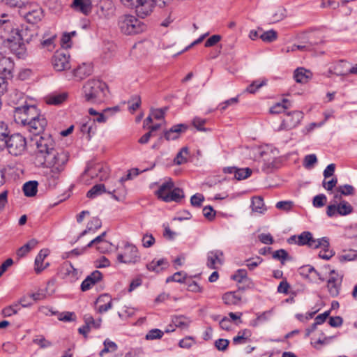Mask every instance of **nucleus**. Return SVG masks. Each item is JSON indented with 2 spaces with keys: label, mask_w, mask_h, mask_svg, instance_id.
<instances>
[{
  "label": "nucleus",
  "mask_w": 357,
  "mask_h": 357,
  "mask_svg": "<svg viewBox=\"0 0 357 357\" xmlns=\"http://www.w3.org/2000/svg\"><path fill=\"white\" fill-rule=\"evenodd\" d=\"M183 275H184L183 272H181V271L176 272L173 275L168 277L166 280V282H177L182 283L184 282V279L185 278V276Z\"/></svg>",
  "instance_id": "obj_55"
},
{
  "label": "nucleus",
  "mask_w": 357,
  "mask_h": 357,
  "mask_svg": "<svg viewBox=\"0 0 357 357\" xmlns=\"http://www.w3.org/2000/svg\"><path fill=\"white\" fill-rule=\"evenodd\" d=\"M336 191L337 192L341 193L344 196L351 195L354 193V188L351 185L345 184L343 185H340L336 188Z\"/></svg>",
  "instance_id": "obj_49"
},
{
  "label": "nucleus",
  "mask_w": 357,
  "mask_h": 357,
  "mask_svg": "<svg viewBox=\"0 0 357 357\" xmlns=\"http://www.w3.org/2000/svg\"><path fill=\"white\" fill-rule=\"evenodd\" d=\"M187 319L188 318L184 316H178L172 319V323L176 327L187 328L190 323V320L186 321Z\"/></svg>",
  "instance_id": "obj_40"
},
{
  "label": "nucleus",
  "mask_w": 357,
  "mask_h": 357,
  "mask_svg": "<svg viewBox=\"0 0 357 357\" xmlns=\"http://www.w3.org/2000/svg\"><path fill=\"white\" fill-rule=\"evenodd\" d=\"M36 158L40 164L50 168L47 172L46 182L49 188H54L57 185L61 173L64 170L68 161V153L64 151L58 152L55 149V142L50 135L40 137L36 142Z\"/></svg>",
  "instance_id": "obj_1"
},
{
  "label": "nucleus",
  "mask_w": 357,
  "mask_h": 357,
  "mask_svg": "<svg viewBox=\"0 0 357 357\" xmlns=\"http://www.w3.org/2000/svg\"><path fill=\"white\" fill-rule=\"evenodd\" d=\"M252 210L259 213H263L266 211L264 200L261 197H254L252 199Z\"/></svg>",
  "instance_id": "obj_33"
},
{
  "label": "nucleus",
  "mask_w": 357,
  "mask_h": 357,
  "mask_svg": "<svg viewBox=\"0 0 357 357\" xmlns=\"http://www.w3.org/2000/svg\"><path fill=\"white\" fill-rule=\"evenodd\" d=\"M86 172H90L91 177H97L101 181H106L109 178V169L100 165H97L94 167L88 168L85 170V173Z\"/></svg>",
  "instance_id": "obj_20"
},
{
  "label": "nucleus",
  "mask_w": 357,
  "mask_h": 357,
  "mask_svg": "<svg viewBox=\"0 0 357 357\" xmlns=\"http://www.w3.org/2000/svg\"><path fill=\"white\" fill-rule=\"evenodd\" d=\"M106 192L107 190L104 184H96L87 192L86 197L90 199H93Z\"/></svg>",
  "instance_id": "obj_32"
},
{
  "label": "nucleus",
  "mask_w": 357,
  "mask_h": 357,
  "mask_svg": "<svg viewBox=\"0 0 357 357\" xmlns=\"http://www.w3.org/2000/svg\"><path fill=\"white\" fill-rule=\"evenodd\" d=\"M317 162V158L314 154L307 155L304 158V166L305 168H311Z\"/></svg>",
  "instance_id": "obj_56"
},
{
  "label": "nucleus",
  "mask_w": 357,
  "mask_h": 357,
  "mask_svg": "<svg viewBox=\"0 0 357 357\" xmlns=\"http://www.w3.org/2000/svg\"><path fill=\"white\" fill-rule=\"evenodd\" d=\"M327 198L325 195L319 194L313 198L312 204L314 207H323L326 203Z\"/></svg>",
  "instance_id": "obj_52"
},
{
  "label": "nucleus",
  "mask_w": 357,
  "mask_h": 357,
  "mask_svg": "<svg viewBox=\"0 0 357 357\" xmlns=\"http://www.w3.org/2000/svg\"><path fill=\"white\" fill-rule=\"evenodd\" d=\"M266 84V80H255L252 82L246 89V91L250 93H255L259 89Z\"/></svg>",
  "instance_id": "obj_47"
},
{
  "label": "nucleus",
  "mask_w": 357,
  "mask_h": 357,
  "mask_svg": "<svg viewBox=\"0 0 357 357\" xmlns=\"http://www.w3.org/2000/svg\"><path fill=\"white\" fill-rule=\"evenodd\" d=\"M204 197L202 194H196L191 197L190 203L193 206L199 207L202 205Z\"/></svg>",
  "instance_id": "obj_62"
},
{
  "label": "nucleus",
  "mask_w": 357,
  "mask_h": 357,
  "mask_svg": "<svg viewBox=\"0 0 357 357\" xmlns=\"http://www.w3.org/2000/svg\"><path fill=\"white\" fill-rule=\"evenodd\" d=\"M43 17V12L41 8L36 6L32 9L26 12L24 17L29 24H34L41 20Z\"/></svg>",
  "instance_id": "obj_19"
},
{
  "label": "nucleus",
  "mask_w": 357,
  "mask_h": 357,
  "mask_svg": "<svg viewBox=\"0 0 357 357\" xmlns=\"http://www.w3.org/2000/svg\"><path fill=\"white\" fill-rule=\"evenodd\" d=\"M173 188L174 183L171 180L162 183L156 192L158 198L166 202H179L184 197V193L181 189Z\"/></svg>",
  "instance_id": "obj_5"
},
{
  "label": "nucleus",
  "mask_w": 357,
  "mask_h": 357,
  "mask_svg": "<svg viewBox=\"0 0 357 357\" xmlns=\"http://www.w3.org/2000/svg\"><path fill=\"white\" fill-rule=\"evenodd\" d=\"M294 206L292 201H280L277 202L275 207L281 211L288 212L291 211Z\"/></svg>",
  "instance_id": "obj_51"
},
{
  "label": "nucleus",
  "mask_w": 357,
  "mask_h": 357,
  "mask_svg": "<svg viewBox=\"0 0 357 357\" xmlns=\"http://www.w3.org/2000/svg\"><path fill=\"white\" fill-rule=\"evenodd\" d=\"M98 312L103 313L112 307V299L108 294L100 295L97 299Z\"/></svg>",
  "instance_id": "obj_21"
},
{
  "label": "nucleus",
  "mask_w": 357,
  "mask_h": 357,
  "mask_svg": "<svg viewBox=\"0 0 357 357\" xmlns=\"http://www.w3.org/2000/svg\"><path fill=\"white\" fill-rule=\"evenodd\" d=\"M107 89V84L99 79H89L82 87V94L89 103H99L104 100Z\"/></svg>",
  "instance_id": "obj_3"
},
{
  "label": "nucleus",
  "mask_w": 357,
  "mask_h": 357,
  "mask_svg": "<svg viewBox=\"0 0 357 357\" xmlns=\"http://www.w3.org/2000/svg\"><path fill=\"white\" fill-rule=\"evenodd\" d=\"M259 37L264 42L271 43L277 39L278 33L275 30L271 29L265 31Z\"/></svg>",
  "instance_id": "obj_43"
},
{
  "label": "nucleus",
  "mask_w": 357,
  "mask_h": 357,
  "mask_svg": "<svg viewBox=\"0 0 357 357\" xmlns=\"http://www.w3.org/2000/svg\"><path fill=\"white\" fill-rule=\"evenodd\" d=\"M155 243V238L152 234H144L142 238V245L144 248H150Z\"/></svg>",
  "instance_id": "obj_59"
},
{
  "label": "nucleus",
  "mask_w": 357,
  "mask_h": 357,
  "mask_svg": "<svg viewBox=\"0 0 357 357\" xmlns=\"http://www.w3.org/2000/svg\"><path fill=\"white\" fill-rule=\"evenodd\" d=\"M287 17V10L284 7H278L273 13L271 17L272 22H278Z\"/></svg>",
  "instance_id": "obj_39"
},
{
  "label": "nucleus",
  "mask_w": 357,
  "mask_h": 357,
  "mask_svg": "<svg viewBox=\"0 0 357 357\" xmlns=\"http://www.w3.org/2000/svg\"><path fill=\"white\" fill-rule=\"evenodd\" d=\"M38 243V241L36 239H31L26 244H24L23 246L20 247L17 250V257H19L20 258L24 257V256H26L27 253H29L32 249H33L37 245Z\"/></svg>",
  "instance_id": "obj_28"
},
{
  "label": "nucleus",
  "mask_w": 357,
  "mask_h": 357,
  "mask_svg": "<svg viewBox=\"0 0 357 357\" xmlns=\"http://www.w3.org/2000/svg\"><path fill=\"white\" fill-rule=\"evenodd\" d=\"M102 275L99 271H94L81 284V290L86 291L90 289L92 286L102 280Z\"/></svg>",
  "instance_id": "obj_17"
},
{
  "label": "nucleus",
  "mask_w": 357,
  "mask_h": 357,
  "mask_svg": "<svg viewBox=\"0 0 357 357\" xmlns=\"http://www.w3.org/2000/svg\"><path fill=\"white\" fill-rule=\"evenodd\" d=\"M3 149L6 148L10 154L17 156L22 155L26 149V138L20 133L8 136Z\"/></svg>",
  "instance_id": "obj_6"
},
{
  "label": "nucleus",
  "mask_w": 357,
  "mask_h": 357,
  "mask_svg": "<svg viewBox=\"0 0 357 357\" xmlns=\"http://www.w3.org/2000/svg\"><path fill=\"white\" fill-rule=\"evenodd\" d=\"M52 66L56 71H63L70 68V54L63 51H56L52 59Z\"/></svg>",
  "instance_id": "obj_12"
},
{
  "label": "nucleus",
  "mask_w": 357,
  "mask_h": 357,
  "mask_svg": "<svg viewBox=\"0 0 357 357\" xmlns=\"http://www.w3.org/2000/svg\"><path fill=\"white\" fill-rule=\"evenodd\" d=\"M126 7L135 8L139 17L144 18L153 11V0H121Z\"/></svg>",
  "instance_id": "obj_8"
},
{
  "label": "nucleus",
  "mask_w": 357,
  "mask_h": 357,
  "mask_svg": "<svg viewBox=\"0 0 357 357\" xmlns=\"http://www.w3.org/2000/svg\"><path fill=\"white\" fill-rule=\"evenodd\" d=\"M231 278L238 282L242 284V286H238V289L245 290L252 287L253 283L250 278L248 277V273L245 269H238Z\"/></svg>",
  "instance_id": "obj_15"
},
{
  "label": "nucleus",
  "mask_w": 357,
  "mask_h": 357,
  "mask_svg": "<svg viewBox=\"0 0 357 357\" xmlns=\"http://www.w3.org/2000/svg\"><path fill=\"white\" fill-rule=\"evenodd\" d=\"M222 255L223 252L221 250H215L208 252L207 266L211 269L216 268V262L222 264V259L220 258V257H222Z\"/></svg>",
  "instance_id": "obj_25"
},
{
  "label": "nucleus",
  "mask_w": 357,
  "mask_h": 357,
  "mask_svg": "<svg viewBox=\"0 0 357 357\" xmlns=\"http://www.w3.org/2000/svg\"><path fill=\"white\" fill-rule=\"evenodd\" d=\"M33 342L38 345L41 349H46L52 346V342L45 338L43 335H37L33 340Z\"/></svg>",
  "instance_id": "obj_45"
},
{
  "label": "nucleus",
  "mask_w": 357,
  "mask_h": 357,
  "mask_svg": "<svg viewBox=\"0 0 357 357\" xmlns=\"http://www.w3.org/2000/svg\"><path fill=\"white\" fill-rule=\"evenodd\" d=\"M333 73L334 75L337 76H344L349 74V68L348 66V63L345 61L340 60L337 62L333 66Z\"/></svg>",
  "instance_id": "obj_27"
},
{
  "label": "nucleus",
  "mask_w": 357,
  "mask_h": 357,
  "mask_svg": "<svg viewBox=\"0 0 357 357\" xmlns=\"http://www.w3.org/2000/svg\"><path fill=\"white\" fill-rule=\"evenodd\" d=\"M93 122H92V120L89 118L87 119H84L83 122L81 124L80 126V130L83 133H87L89 135V137H91V133H94L93 131H92L93 126Z\"/></svg>",
  "instance_id": "obj_41"
},
{
  "label": "nucleus",
  "mask_w": 357,
  "mask_h": 357,
  "mask_svg": "<svg viewBox=\"0 0 357 357\" xmlns=\"http://www.w3.org/2000/svg\"><path fill=\"white\" fill-rule=\"evenodd\" d=\"M312 73L310 71L307 70L303 68H298L294 71V79L296 82L298 83H306L310 78Z\"/></svg>",
  "instance_id": "obj_26"
},
{
  "label": "nucleus",
  "mask_w": 357,
  "mask_h": 357,
  "mask_svg": "<svg viewBox=\"0 0 357 357\" xmlns=\"http://www.w3.org/2000/svg\"><path fill=\"white\" fill-rule=\"evenodd\" d=\"M47 121L45 118L44 115L40 113L38 114V116H36L33 120H31L24 127L26 131H28L31 135L35 136L36 137L39 136V137L45 135L43 132L45 130V127L47 126ZM40 138H36V143L37 140H39Z\"/></svg>",
  "instance_id": "obj_11"
},
{
  "label": "nucleus",
  "mask_w": 357,
  "mask_h": 357,
  "mask_svg": "<svg viewBox=\"0 0 357 357\" xmlns=\"http://www.w3.org/2000/svg\"><path fill=\"white\" fill-rule=\"evenodd\" d=\"M357 258V251L356 250H350L348 253L342 255L339 257L340 261H351L354 260Z\"/></svg>",
  "instance_id": "obj_57"
},
{
  "label": "nucleus",
  "mask_w": 357,
  "mask_h": 357,
  "mask_svg": "<svg viewBox=\"0 0 357 357\" xmlns=\"http://www.w3.org/2000/svg\"><path fill=\"white\" fill-rule=\"evenodd\" d=\"M229 340L226 339H218L215 342V346L219 351H225L229 345Z\"/></svg>",
  "instance_id": "obj_64"
},
{
  "label": "nucleus",
  "mask_w": 357,
  "mask_h": 357,
  "mask_svg": "<svg viewBox=\"0 0 357 357\" xmlns=\"http://www.w3.org/2000/svg\"><path fill=\"white\" fill-rule=\"evenodd\" d=\"M164 335V332L160 329L154 328L150 330L146 335L145 338L147 340H154L160 339Z\"/></svg>",
  "instance_id": "obj_46"
},
{
  "label": "nucleus",
  "mask_w": 357,
  "mask_h": 357,
  "mask_svg": "<svg viewBox=\"0 0 357 357\" xmlns=\"http://www.w3.org/2000/svg\"><path fill=\"white\" fill-rule=\"evenodd\" d=\"M273 258L280 260L282 264H284L285 261L291 260V257H289L288 252L284 249H280L273 253Z\"/></svg>",
  "instance_id": "obj_38"
},
{
  "label": "nucleus",
  "mask_w": 357,
  "mask_h": 357,
  "mask_svg": "<svg viewBox=\"0 0 357 357\" xmlns=\"http://www.w3.org/2000/svg\"><path fill=\"white\" fill-rule=\"evenodd\" d=\"M67 97L66 93H53L47 97L46 102L49 105H60L66 100Z\"/></svg>",
  "instance_id": "obj_29"
},
{
  "label": "nucleus",
  "mask_w": 357,
  "mask_h": 357,
  "mask_svg": "<svg viewBox=\"0 0 357 357\" xmlns=\"http://www.w3.org/2000/svg\"><path fill=\"white\" fill-rule=\"evenodd\" d=\"M352 206L348 202L342 200L338 204H333L328 206L326 214L329 217H333L336 213L340 215H347L352 213Z\"/></svg>",
  "instance_id": "obj_14"
},
{
  "label": "nucleus",
  "mask_w": 357,
  "mask_h": 357,
  "mask_svg": "<svg viewBox=\"0 0 357 357\" xmlns=\"http://www.w3.org/2000/svg\"><path fill=\"white\" fill-rule=\"evenodd\" d=\"M313 44L312 43H307L305 45H294L291 47H288L286 50V52H295L296 50L305 51L310 50Z\"/></svg>",
  "instance_id": "obj_50"
},
{
  "label": "nucleus",
  "mask_w": 357,
  "mask_h": 357,
  "mask_svg": "<svg viewBox=\"0 0 357 357\" xmlns=\"http://www.w3.org/2000/svg\"><path fill=\"white\" fill-rule=\"evenodd\" d=\"M203 215L208 220H212L215 216V211L211 206H206L203 208Z\"/></svg>",
  "instance_id": "obj_60"
},
{
  "label": "nucleus",
  "mask_w": 357,
  "mask_h": 357,
  "mask_svg": "<svg viewBox=\"0 0 357 357\" xmlns=\"http://www.w3.org/2000/svg\"><path fill=\"white\" fill-rule=\"evenodd\" d=\"M187 129L185 124H177L172 126L170 129L164 132V137L166 140H175L179 138L181 134L184 132Z\"/></svg>",
  "instance_id": "obj_18"
},
{
  "label": "nucleus",
  "mask_w": 357,
  "mask_h": 357,
  "mask_svg": "<svg viewBox=\"0 0 357 357\" xmlns=\"http://www.w3.org/2000/svg\"><path fill=\"white\" fill-rule=\"evenodd\" d=\"M20 310L19 303H14L11 305L4 307L2 310L1 314L3 317H10L13 314H15Z\"/></svg>",
  "instance_id": "obj_44"
},
{
  "label": "nucleus",
  "mask_w": 357,
  "mask_h": 357,
  "mask_svg": "<svg viewBox=\"0 0 357 357\" xmlns=\"http://www.w3.org/2000/svg\"><path fill=\"white\" fill-rule=\"evenodd\" d=\"M117 260L123 264H136L140 260L137 248L131 243H126L121 252L117 255Z\"/></svg>",
  "instance_id": "obj_10"
},
{
  "label": "nucleus",
  "mask_w": 357,
  "mask_h": 357,
  "mask_svg": "<svg viewBox=\"0 0 357 357\" xmlns=\"http://www.w3.org/2000/svg\"><path fill=\"white\" fill-rule=\"evenodd\" d=\"M10 133L8 125L3 121H0V150L3 149L6 139Z\"/></svg>",
  "instance_id": "obj_35"
},
{
  "label": "nucleus",
  "mask_w": 357,
  "mask_h": 357,
  "mask_svg": "<svg viewBox=\"0 0 357 357\" xmlns=\"http://www.w3.org/2000/svg\"><path fill=\"white\" fill-rule=\"evenodd\" d=\"M118 26L120 31L126 35L139 34L146 29V25L131 15H124L119 17Z\"/></svg>",
  "instance_id": "obj_4"
},
{
  "label": "nucleus",
  "mask_w": 357,
  "mask_h": 357,
  "mask_svg": "<svg viewBox=\"0 0 357 357\" xmlns=\"http://www.w3.org/2000/svg\"><path fill=\"white\" fill-rule=\"evenodd\" d=\"M258 238L264 244L271 245L274 242L273 238L270 234H261L258 236Z\"/></svg>",
  "instance_id": "obj_63"
},
{
  "label": "nucleus",
  "mask_w": 357,
  "mask_h": 357,
  "mask_svg": "<svg viewBox=\"0 0 357 357\" xmlns=\"http://www.w3.org/2000/svg\"><path fill=\"white\" fill-rule=\"evenodd\" d=\"M70 7L76 12L80 13L84 15H89L92 10L91 0H73Z\"/></svg>",
  "instance_id": "obj_16"
},
{
  "label": "nucleus",
  "mask_w": 357,
  "mask_h": 357,
  "mask_svg": "<svg viewBox=\"0 0 357 357\" xmlns=\"http://www.w3.org/2000/svg\"><path fill=\"white\" fill-rule=\"evenodd\" d=\"M313 271L314 267L310 265L303 266L299 268L300 275L305 278H308L309 280Z\"/></svg>",
  "instance_id": "obj_53"
},
{
  "label": "nucleus",
  "mask_w": 357,
  "mask_h": 357,
  "mask_svg": "<svg viewBox=\"0 0 357 357\" xmlns=\"http://www.w3.org/2000/svg\"><path fill=\"white\" fill-rule=\"evenodd\" d=\"M290 107V102L287 99H283L282 102H278L274 105L271 109L270 112L271 114H280L283 112L286 109Z\"/></svg>",
  "instance_id": "obj_36"
},
{
  "label": "nucleus",
  "mask_w": 357,
  "mask_h": 357,
  "mask_svg": "<svg viewBox=\"0 0 357 357\" xmlns=\"http://www.w3.org/2000/svg\"><path fill=\"white\" fill-rule=\"evenodd\" d=\"M183 153L185 155H188V147H183L181 151L177 153L176 158L174 161L176 165H181L187 162V158L183 156Z\"/></svg>",
  "instance_id": "obj_48"
},
{
  "label": "nucleus",
  "mask_w": 357,
  "mask_h": 357,
  "mask_svg": "<svg viewBox=\"0 0 357 357\" xmlns=\"http://www.w3.org/2000/svg\"><path fill=\"white\" fill-rule=\"evenodd\" d=\"M49 255V250L47 249L41 250L37 255L35 259V271L36 273H41L45 270V267H43V261L45 257Z\"/></svg>",
  "instance_id": "obj_24"
},
{
  "label": "nucleus",
  "mask_w": 357,
  "mask_h": 357,
  "mask_svg": "<svg viewBox=\"0 0 357 357\" xmlns=\"http://www.w3.org/2000/svg\"><path fill=\"white\" fill-rule=\"evenodd\" d=\"M342 279L338 277L331 276L328 280V289L329 294L333 297L339 295Z\"/></svg>",
  "instance_id": "obj_22"
},
{
  "label": "nucleus",
  "mask_w": 357,
  "mask_h": 357,
  "mask_svg": "<svg viewBox=\"0 0 357 357\" xmlns=\"http://www.w3.org/2000/svg\"><path fill=\"white\" fill-rule=\"evenodd\" d=\"M303 118V113L301 111L289 112L287 114L286 117L282 120V122L278 130H291L298 126Z\"/></svg>",
  "instance_id": "obj_13"
},
{
  "label": "nucleus",
  "mask_w": 357,
  "mask_h": 357,
  "mask_svg": "<svg viewBox=\"0 0 357 357\" xmlns=\"http://www.w3.org/2000/svg\"><path fill=\"white\" fill-rule=\"evenodd\" d=\"M222 300L226 305H237L241 298L235 292H227L222 296Z\"/></svg>",
  "instance_id": "obj_37"
},
{
  "label": "nucleus",
  "mask_w": 357,
  "mask_h": 357,
  "mask_svg": "<svg viewBox=\"0 0 357 357\" xmlns=\"http://www.w3.org/2000/svg\"><path fill=\"white\" fill-rule=\"evenodd\" d=\"M275 167V160L273 159L271 160L264 161L263 162L261 169L265 173H269L273 171V169Z\"/></svg>",
  "instance_id": "obj_61"
},
{
  "label": "nucleus",
  "mask_w": 357,
  "mask_h": 357,
  "mask_svg": "<svg viewBox=\"0 0 357 357\" xmlns=\"http://www.w3.org/2000/svg\"><path fill=\"white\" fill-rule=\"evenodd\" d=\"M38 182L30 181L25 183L23 185V191L26 197H33L36 195L38 190Z\"/></svg>",
  "instance_id": "obj_30"
},
{
  "label": "nucleus",
  "mask_w": 357,
  "mask_h": 357,
  "mask_svg": "<svg viewBox=\"0 0 357 357\" xmlns=\"http://www.w3.org/2000/svg\"><path fill=\"white\" fill-rule=\"evenodd\" d=\"M167 107L160 109H151V114L155 119H162L164 118L165 112L167 111Z\"/></svg>",
  "instance_id": "obj_58"
},
{
  "label": "nucleus",
  "mask_w": 357,
  "mask_h": 357,
  "mask_svg": "<svg viewBox=\"0 0 357 357\" xmlns=\"http://www.w3.org/2000/svg\"><path fill=\"white\" fill-rule=\"evenodd\" d=\"M38 36L37 29L32 26L22 25L20 29H16L15 36H13L11 48L12 50L19 56L22 57L25 54V44L29 43Z\"/></svg>",
  "instance_id": "obj_2"
},
{
  "label": "nucleus",
  "mask_w": 357,
  "mask_h": 357,
  "mask_svg": "<svg viewBox=\"0 0 357 357\" xmlns=\"http://www.w3.org/2000/svg\"><path fill=\"white\" fill-rule=\"evenodd\" d=\"M78 274L77 269L74 268L71 263L66 265L65 276L70 282H75L78 279Z\"/></svg>",
  "instance_id": "obj_34"
},
{
  "label": "nucleus",
  "mask_w": 357,
  "mask_h": 357,
  "mask_svg": "<svg viewBox=\"0 0 357 357\" xmlns=\"http://www.w3.org/2000/svg\"><path fill=\"white\" fill-rule=\"evenodd\" d=\"M102 226L101 220L96 217L93 218L87 224L88 229L96 231Z\"/></svg>",
  "instance_id": "obj_54"
},
{
  "label": "nucleus",
  "mask_w": 357,
  "mask_h": 357,
  "mask_svg": "<svg viewBox=\"0 0 357 357\" xmlns=\"http://www.w3.org/2000/svg\"><path fill=\"white\" fill-rule=\"evenodd\" d=\"M91 73V66L86 63H83L82 66H79L76 69L73 70L74 76L79 79H83L85 76L90 75Z\"/></svg>",
  "instance_id": "obj_31"
},
{
  "label": "nucleus",
  "mask_w": 357,
  "mask_h": 357,
  "mask_svg": "<svg viewBox=\"0 0 357 357\" xmlns=\"http://www.w3.org/2000/svg\"><path fill=\"white\" fill-rule=\"evenodd\" d=\"M296 244L298 245H308L310 248L317 249L329 246V241L326 237L315 239L310 231H303L297 238Z\"/></svg>",
  "instance_id": "obj_9"
},
{
  "label": "nucleus",
  "mask_w": 357,
  "mask_h": 357,
  "mask_svg": "<svg viewBox=\"0 0 357 357\" xmlns=\"http://www.w3.org/2000/svg\"><path fill=\"white\" fill-rule=\"evenodd\" d=\"M40 112L35 105H24L15 108L13 116L17 123L24 126L36 116H38Z\"/></svg>",
  "instance_id": "obj_7"
},
{
  "label": "nucleus",
  "mask_w": 357,
  "mask_h": 357,
  "mask_svg": "<svg viewBox=\"0 0 357 357\" xmlns=\"http://www.w3.org/2000/svg\"><path fill=\"white\" fill-rule=\"evenodd\" d=\"M252 174L251 169L247 168H236L234 174V178L237 180H243L248 178Z\"/></svg>",
  "instance_id": "obj_42"
},
{
  "label": "nucleus",
  "mask_w": 357,
  "mask_h": 357,
  "mask_svg": "<svg viewBox=\"0 0 357 357\" xmlns=\"http://www.w3.org/2000/svg\"><path fill=\"white\" fill-rule=\"evenodd\" d=\"M98 13L101 17L108 18L113 13L112 3L109 1H105L100 3Z\"/></svg>",
  "instance_id": "obj_23"
}]
</instances>
